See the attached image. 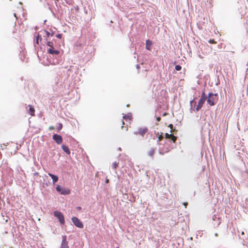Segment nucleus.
I'll list each match as a JSON object with an SVG mask.
<instances>
[{"label":"nucleus","mask_w":248,"mask_h":248,"mask_svg":"<svg viewBox=\"0 0 248 248\" xmlns=\"http://www.w3.org/2000/svg\"><path fill=\"white\" fill-rule=\"evenodd\" d=\"M53 139L58 144H61L62 142V137L59 135L54 134L53 136Z\"/></svg>","instance_id":"obj_8"},{"label":"nucleus","mask_w":248,"mask_h":248,"mask_svg":"<svg viewBox=\"0 0 248 248\" xmlns=\"http://www.w3.org/2000/svg\"><path fill=\"white\" fill-rule=\"evenodd\" d=\"M206 98L207 97L205 94V92L203 91L202 92L201 98L198 102V104L196 108L197 111H199L202 108Z\"/></svg>","instance_id":"obj_3"},{"label":"nucleus","mask_w":248,"mask_h":248,"mask_svg":"<svg viewBox=\"0 0 248 248\" xmlns=\"http://www.w3.org/2000/svg\"><path fill=\"white\" fill-rule=\"evenodd\" d=\"M48 175L51 177V178L53 180V183H55L56 182H57L58 181V176H57L56 175H55L53 174H51L50 173H48Z\"/></svg>","instance_id":"obj_14"},{"label":"nucleus","mask_w":248,"mask_h":248,"mask_svg":"<svg viewBox=\"0 0 248 248\" xmlns=\"http://www.w3.org/2000/svg\"><path fill=\"white\" fill-rule=\"evenodd\" d=\"M118 164H119V163H117L116 162L113 163V164H112L113 168L114 169H116L117 168V167L118 166Z\"/></svg>","instance_id":"obj_19"},{"label":"nucleus","mask_w":248,"mask_h":248,"mask_svg":"<svg viewBox=\"0 0 248 248\" xmlns=\"http://www.w3.org/2000/svg\"><path fill=\"white\" fill-rule=\"evenodd\" d=\"M167 114V113L166 112H165V113L163 114V116H165Z\"/></svg>","instance_id":"obj_33"},{"label":"nucleus","mask_w":248,"mask_h":248,"mask_svg":"<svg viewBox=\"0 0 248 248\" xmlns=\"http://www.w3.org/2000/svg\"><path fill=\"white\" fill-rule=\"evenodd\" d=\"M46 44L47 46L49 47V48L47 49V53L51 54L53 56H56L60 54V51L55 49L53 46V43L52 42L48 41Z\"/></svg>","instance_id":"obj_1"},{"label":"nucleus","mask_w":248,"mask_h":248,"mask_svg":"<svg viewBox=\"0 0 248 248\" xmlns=\"http://www.w3.org/2000/svg\"><path fill=\"white\" fill-rule=\"evenodd\" d=\"M208 42L210 44H216L217 42L214 39H210Z\"/></svg>","instance_id":"obj_25"},{"label":"nucleus","mask_w":248,"mask_h":248,"mask_svg":"<svg viewBox=\"0 0 248 248\" xmlns=\"http://www.w3.org/2000/svg\"><path fill=\"white\" fill-rule=\"evenodd\" d=\"M183 205H185L186 208V206L187 205V202H184L183 203Z\"/></svg>","instance_id":"obj_31"},{"label":"nucleus","mask_w":248,"mask_h":248,"mask_svg":"<svg viewBox=\"0 0 248 248\" xmlns=\"http://www.w3.org/2000/svg\"><path fill=\"white\" fill-rule=\"evenodd\" d=\"M54 215L59 219L61 224H63L64 223V217L63 215L61 212L58 211H55L54 212Z\"/></svg>","instance_id":"obj_4"},{"label":"nucleus","mask_w":248,"mask_h":248,"mask_svg":"<svg viewBox=\"0 0 248 248\" xmlns=\"http://www.w3.org/2000/svg\"><path fill=\"white\" fill-rule=\"evenodd\" d=\"M171 136H172V134H169L168 133H166L165 134V138L166 139H170Z\"/></svg>","instance_id":"obj_22"},{"label":"nucleus","mask_w":248,"mask_h":248,"mask_svg":"<svg viewBox=\"0 0 248 248\" xmlns=\"http://www.w3.org/2000/svg\"><path fill=\"white\" fill-rule=\"evenodd\" d=\"M206 47H208V48H209V46H206Z\"/></svg>","instance_id":"obj_34"},{"label":"nucleus","mask_w":248,"mask_h":248,"mask_svg":"<svg viewBox=\"0 0 248 248\" xmlns=\"http://www.w3.org/2000/svg\"><path fill=\"white\" fill-rule=\"evenodd\" d=\"M237 232V233H238L239 235L240 233L242 235H244V230H240L238 229Z\"/></svg>","instance_id":"obj_20"},{"label":"nucleus","mask_w":248,"mask_h":248,"mask_svg":"<svg viewBox=\"0 0 248 248\" xmlns=\"http://www.w3.org/2000/svg\"><path fill=\"white\" fill-rule=\"evenodd\" d=\"M217 93H209L208 94V98L207 99V103L211 106H214L216 104V101L217 100Z\"/></svg>","instance_id":"obj_2"},{"label":"nucleus","mask_w":248,"mask_h":248,"mask_svg":"<svg viewBox=\"0 0 248 248\" xmlns=\"http://www.w3.org/2000/svg\"><path fill=\"white\" fill-rule=\"evenodd\" d=\"M169 127L170 128V132H172L173 131H174L175 130V129H173V125L172 124H170L169 125Z\"/></svg>","instance_id":"obj_23"},{"label":"nucleus","mask_w":248,"mask_h":248,"mask_svg":"<svg viewBox=\"0 0 248 248\" xmlns=\"http://www.w3.org/2000/svg\"><path fill=\"white\" fill-rule=\"evenodd\" d=\"M160 120H161V118L160 117H157L156 118V120L157 122H159L160 121Z\"/></svg>","instance_id":"obj_30"},{"label":"nucleus","mask_w":248,"mask_h":248,"mask_svg":"<svg viewBox=\"0 0 248 248\" xmlns=\"http://www.w3.org/2000/svg\"><path fill=\"white\" fill-rule=\"evenodd\" d=\"M152 45V43L151 41L149 40H147L146 41V48L147 50H151V46Z\"/></svg>","instance_id":"obj_15"},{"label":"nucleus","mask_w":248,"mask_h":248,"mask_svg":"<svg viewBox=\"0 0 248 248\" xmlns=\"http://www.w3.org/2000/svg\"><path fill=\"white\" fill-rule=\"evenodd\" d=\"M46 34V37H49L50 36H52L53 35V33H50L49 32L45 31Z\"/></svg>","instance_id":"obj_17"},{"label":"nucleus","mask_w":248,"mask_h":248,"mask_svg":"<svg viewBox=\"0 0 248 248\" xmlns=\"http://www.w3.org/2000/svg\"><path fill=\"white\" fill-rule=\"evenodd\" d=\"M158 141H160L163 139V133H162L158 137Z\"/></svg>","instance_id":"obj_24"},{"label":"nucleus","mask_w":248,"mask_h":248,"mask_svg":"<svg viewBox=\"0 0 248 248\" xmlns=\"http://www.w3.org/2000/svg\"><path fill=\"white\" fill-rule=\"evenodd\" d=\"M175 69L176 71H180L182 69V67L179 65H176L175 67Z\"/></svg>","instance_id":"obj_21"},{"label":"nucleus","mask_w":248,"mask_h":248,"mask_svg":"<svg viewBox=\"0 0 248 248\" xmlns=\"http://www.w3.org/2000/svg\"><path fill=\"white\" fill-rule=\"evenodd\" d=\"M56 37L59 39H61L62 37V34H58L56 35Z\"/></svg>","instance_id":"obj_27"},{"label":"nucleus","mask_w":248,"mask_h":248,"mask_svg":"<svg viewBox=\"0 0 248 248\" xmlns=\"http://www.w3.org/2000/svg\"><path fill=\"white\" fill-rule=\"evenodd\" d=\"M170 139L172 140L173 142L175 143L177 140V137L172 134V136H171Z\"/></svg>","instance_id":"obj_18"},{"label":"nucleus","mask_w":248,"mask_h":248,"mask_svg":"<svg viewBox=\"0 0 248 248\" xmlns=\"http://www.w3.org/2000/svg\"><path fill=\"white\" fill-rule=\"evenodd\" d=\"M72 220L74 224V225L78 228H82L83 227V225L82 223L80 221V220L77 217H73L72 218Z\"/></svg>","instance_id":"obj_6"},{"label":"nucleus","mask_w":248,"mask_h":248,"mask_svg":"<svg viewBox=\"0 0 248 248\" xmlns=\"http://www.w3.org/2000/svg\"><path fill=\"white\" fill-rule=\"evenodd\" d=\"M54 129V127L53 126H50L49 127V129L50 130H52Z\"/></svg>","instance_id":"obj_29"},{"label":"nucleus","mask_w":248,"mask_h":248,"mask_svg":"<svg viewBox=\"0 0 248 248\" xmlns=\"http://www.w3.org/2000/svg\"><path fill=\"white\" fill-rule=\"evenodd\" d=\"M60 248H68V242L66 240V236H62V240Z\"/></svg>","instance_id":"obj_9"},{"label":"nucleus","mask_w":248,"mask_h":248,"mask_svg":"<svg viewBox=\"0 0 248 248\" xmlns=\"http://www.w3.org/2000/svg\"><path fill=\"white\" fill-rule=\"evenodd\" d=\"M212 220L214 221H216V220H217V222L214 224V225H216V226H219V225L221 223V220L220 218L217 217L215 215L213 216Z\"/></svg>","instance_id":"obj_10"},{"label":"nucleus","mask_w":248,"mask_h":248,"mask_svg":"<svg viewBox=\"0 0 248 248\" xmlns=\"http://www.w3.org/2000/svg\"><path fill=\"white\" fill-rule=\"evenodd\" d=\"M39 40H41V37L40 35L39 34V33H37V34L36 36V41H35V43L37 45H39Z\"/></svg>","instance_id":"obj_16"},{"label":"nucleus","mask_w":248,"mask_h":248,"mask_svg":"<svg viewBox=\"0 0 248 248\" xmlns=\"http://www.w3.org/2000/svg\"><path fill=\"white\" fill-rule=\"evenodd\" d=\"M155 149L154 148H151L150 150L147 152V155L151 157H153L154 155H155Z\"/></svg>","instance_id":"obj_11"},{"label":"nucleus","mask_w":248,"mask_h":248,"mask_svg":"<svg viewBox=\"0 0 248 248\" xmlns=\"http://www.w3.org/2000/svg\"><path fill=\"white\" fill-rule=\"evenodd\" d=\"M147 131L148 128L147 127H140L134 132V134L136 135H139L143 137Z\"/></svg>","instance_id":"obj_5"},{"label":"nucleus","mask_w":248,"mask_h":248,"mask_svg":"<svg viewBox=\"0 0 248 248\" xmlns=\"http://www.w3.org/2000/svg\"><path fill=\"white\" fill-rule=\"evenodd\" d=\"M62 150L68 155L70 154V151L68 147V146L65 145H62Z\"/></svg>","instance_id":"obj_13"},{"label":"nucleus","mask_w":248,"mask_h":248,"mask_svg":"<svg viewBox=\"0 0 248 248\" xmlns=\"http://www.w3.org/2000/svg\"><path fill=\"white\" fill-rule=\"evenodd\" d=\"M123 118L124 119H128L129 118V117L125 115L123 117Z\"/></svg>","instance_id":"obj_32"},{"label":"nucleus","mask_w":248,"mask_h":248,"mask_svg":"<svg viewBox=\"0 0 248 248\" xmlns=\"http://www.w3.org/2000/svg\"><path fill=\"white\" fill-rule=\"evenodd\" d=\"M28 107L29 109V113L31 116H33L35 115V109L31 105H29Z\"/></svg>","instance_id":"obj_12"},{"label":"nucleus","mask_w":248,"mask_h":248,"mask_svg":"<svg viewBox=\"0 0 248 248\" xmlns=\"http://www.w3.org/2000/svg\"><path fill=\"white\" fill-rule=\"evenodd\" d=\"M56 190L57 191L63 195H67L70 193V190L69 189H63L60 185L57 186Z\"/></svg>","instance_id":"obj_7"},{"label":"nucleus","mask_w":248,"mask_h":248,"mask_svg":"<svg viewBox=\"0 0 248 248\" xmlns=\"http://www.w3.org/2000/svg\"><path fill=\"white\" fill-rule=\"evenodd\" d=\"M62 124L60 123L59 124V126L58 127V130L59 131L62 129Z\"/></svg>","instance_id":"obj_26"},{"label":"nucleus","mask_w":248,"mask_h":248,"mask_svg":"<svg viewBox=\"0 0 248 248\" xmlns=\"http://www.w3.org/2000/svg\"><path fill=\"white\" fill-rule=\"evenodd\" d=\"M193 103H194L195 104L196 103V102H194V99L192 100V101H190V105H191V108L192 107V104H193Z\"/></svg>","instance_id":"obj_28"}]
</instances>
